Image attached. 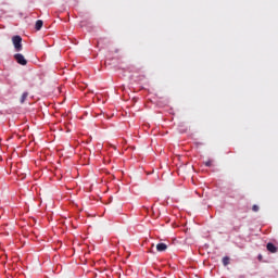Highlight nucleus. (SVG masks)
Wrapping results in <instances>:
<instances>
[{
    "instance_id": "nucleus-6",
    "label": "nucleus",
    "mask_w": 278,
    "mask_h": 278,
    "mask_svg": "<svg viewBox=\"0 0 278 278\" xmlns=\"http://www.w3.org/2000/svg\"><path fill=\"white\" fill-rule=\"evenodd\" d=\"M27 97H29V93L24 92V93L22 94V97H21V103H25Z\"/></svg>"
},
{
    "instance_id": "nucleus-2",
    "label": "nucleus",
    "mask_w": 278,
    "mask_h": 278,
    "mask_svg": "<svg viewBox=\"0 0 278 278\" xmlns=\"http://www.w3.org/2000/svg\"><path fill=\"white\" fill-rule=\"evenodd\" d=\"M14 60L17 64H21V66H27V59H25V55L22 53L14 54Z\"/></svg>"
},
{
    "instance_id": "nucleus-9",
    "label": "nucleus",
    "mask_w": 278,
    "mask_h": 278,
    "mask_svg": "<svg viewBox=\"0 0 278 278\" xmlns=\"http://www.w3.org/2000/svg\"><path fill=\"white\" fill-rule=\"evenodd\" d=\"M205 166H207V167L212 166V161L205 162Z\"/></svg>"
},
{
    "instance_id": "nucleus-1",
    "label": "nucleus",
    "mask_w": 278,
    "mask_h": 278,
    "mask_svg": "<svg viewBox=\"0 0 278 278\" xmlns=\"http://www.w3.org/2000/svg\"><path fill=\"white\" fill-rule=\"evenodd\" d=\"M15 51H23V38L18 35L12 37Z\"/></svg>"
},
{
    "instance_id": "nucleus-4",
    "label": "nucleus",
    "mask_w": 278,
    "mask_h": 278,
    "mask_svg": "<svg viewBox=\"0 0 278 278\" xmlns=\"http://www.w3.org/2000/svg\"><path fill=\"white\" fill-rule=\"evenodd\" d=\"M267 251H269V253H277V247L273 243H267Z\"/></svg>"
},
{
    "instance_id": "nucleus-7",
    "label": "nucleus",
    "mask_w": 278,
    "mask_h": 278,
    "mask_svg": "<svg viewBox=\"0 0 278 278\" xmlns=\"http://www.w3.org/2000/svg\"><path fill=\"white\" fill-rule=\"evenodd\" d=\"M229 256H225L224 258H223V265L224 266H229Z\"/></svg>"
},
{
    "instance_id": "nucleus-5",
    "label": "nucleus",
    "mask_w": 278,
    "mask_h": 278,
    "mask_svg": "<svg viewBox=\"0 0 278 278\" xmlns=\"http://www.w3.org/2000/svg\"><path fill=\"white\" fill-rule=\"evenodd\" d=\"M45 23L42 22V20H38L37 22H36V24H35V29L37 30V31H40L41 29H42V25H43Z\"/></svg>"
},
{
    "instance_id": "nucleus-3",
    "label": "nucleus",
    "mask_w": 278,
    "mask_h": 278,
    "mask_svg": "<svg viewBox=\"0 0 278 278\" xmlns=\"http://www.w3.org/2000/svg\"><path fill=\"white\" fill-rule=\"evenodd\" d=\"M166 249H168V245H166V243H159V244H156V251L159 253H162V252L166 251Z\"/></svg>"
},
{
    "instance_id": "nucleus-8",
    "label": "nucleus",
    "mask_w": 278,
    "mask_h": 278,
    "mask_svg": "<svg viewBox=\"0 0 278 278\" xmlns=\"http://www.w3.org/2000/svg\"><path fill=\"white\" fill-rule=\"evenodd\" d=\"M252 210H253L254 212H260V206H257L256 204H254V205L252 206Z\"/></svg>"
}]
</instances>
